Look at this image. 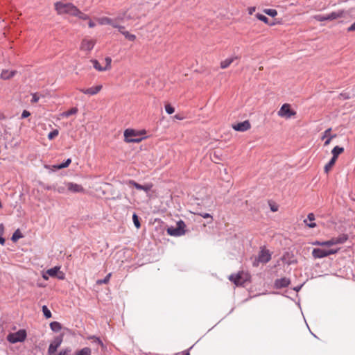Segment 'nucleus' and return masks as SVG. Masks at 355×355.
Instances as JSON below:
<instances>
[{
    "mask_svg": "<svg viewBox=\"0 0 355 355\" xmlns=\"http://www.w3.org/2000/svg\"><path fill=\"white\" fill-rule=\"evenodd\" d=\"M348 239L347 234H343L338 237H334L325 241H315L312 245L320 246V248H313L312 256L314 259H322L336 254L339 248H334L332 246L338 244H342Z\"/></svg>",
    "mask_w": 355,
    "mask_h": 355,
    "instance_id": "nucleus-1",
    "label": "nucleus"
},
{
    "mask_svg": "<svg viewBox=\"0 0 355 355\" xmlns=\"http://www.w3.org/2000/svg\"><path fill=\"white\" fill-rule=\"evenodd\" d=\"M147 10L143 4H134L125 11L119 12L118 20L120 21L137 20L146 16Z\"/></svg>",
    "mask_w": 355,
    "mask_h": 355,
    "instance_id": "nucleus-2",
    "label": "nucleus"
},
{
    "mask_svg": "<svg viewBox=\"0 0 355 355\" xmlns=\"http://www.w3.org/2000/svg\"><path fill=\"white\" fill-rule=\"evenodd\" d=\"M54 8L58 15H69L75 17L78 8L71 3L58 1L54 3Z\"/></svg>",
    "mask_w": 355,
    "mask_h": 355,
    "instance_id": "nucleus-3",
    "label": "nucleus"
},
{
    "mask_svg": "<svg viewBox=\"0 0 355 355\" xmlns=\"http://www.w3.org/2000/svg\"><path fill=\"white\" fill-rule=\"evenodd\" d=\"M186 225L182 220L177 223L176 227H169L167 228V234L170 236H180L185 234Z\"/></svg>",
    "mask_w": 355,
    "mask_h": 355,
    "instance_id": "nucleus-4",
    "label": "nucleus"
},
{
    "mask_svg": "<svg viewBox=\"0 0 355 355\" xmlns=\"http://www.w3.org/2000/svg\"><path fill=\"white\" fill-rule=\"evenodd\" d=\"M27 334L25 329H20L15 333H10L7 336V340L10 343L23 342L26 340Z\"/></svg>",
    "mask_w": 355,
    "mask_h": 355,
    "instance_id": "nucleus-5",
    "label": "nucleus"
},
{
    "mask_svg": "<svg viewBox=\"0 0 355 355\" xmlns=\"http://www.w3.org/2000/svg\"><path fill=\"white\" fill-rule=\"evenodd\" d=\"M296 114V112L291 109V105L288 103L283 104L277 112V114L279 117L286 119L295 116Z\"/></svg>",
    "mask_w": 355,
    "mask_h": 355,
    "instance_id": "nucleus-6",
    "label": "nucleus"
},
{
    "mask_svg": "<svg viewBox=\"0 0 355 355\" xmlns=\"http://www.w3.org/2000/svg\"><path fill=\"white\" fill-rule=\"evenodd\" d=\"M271 259L270 251L265 248L261 249L257 259L253 263L254 266H258L259 263H268Z\"/></svg>",
    "mask_w": 355,
    "mask_h": 355,
    "instance_id": "nucleus-7",
    "label": "nucleus"
},
{
    "mask_svg": "<svg viewBox=\"0 0 355 355\" xmlns=\"http://www.w3.org/2000/svg\"><path fill=\"white\" fill-rule=\"evenodd\" d=\"M96 40L85 37L82 40L80 45V50L86 53H89L96 44Z\"/></svg>",
    "mask_w": 355,
    "mask_h": 355,
    "instance_id": "nucleus-8",
    "label": "nucleus"
},
{
    "mask_svg": "<svg viewBox=\"0 0 355 355\" xmlns=\"http://www.w3.org/2000/svg\"><path fill=\"white\" fill-rule=\"evenodd\" d=\"M229 279L236 286H242L248 280V275L243 271L239 272L236 274L231 275L229 277Z\"/></svg>",
    "mask_w": 355,
    "mask_h": 355,
    "instance_id": "nucleus-9",
    "label": "nucleus"
},
{
    "mask_svg": "<svg viewBox=\"0 0 355 355\" xmlns=\"http://www.w3.org/2000/svg\"><path fill=\"white\" fill-rule=\"evenodd\" d=\"M138 132L132 129H126L124 131L125 141L127 143H138L141 141V138H136L138 136Z\"/></svg>",
    "mask_w": 355,
    "mask_h": 355,
    "instance_id": "nucleus-10",
    "label": "nucleus"
},
{
    "mask_svg": "<svg viewBox=\"0 0 355 355\" xmlns=\"http://www.w3.org/2000/svg\"><path fill=\"white\" fill-rule=\"evenodd\" d=\"M96 19L100 25H110L114 28H117L119 25V23L121 22L118 20V17L114 19L107 17H98Z\"/></svg>",
    "mask_w": 355,
    "mask_h": 355,
    "instance_id": "nucleus-11",
    "label": "nucleus"
},
{
    "mask_svg": "<svg viewBox=\"0 0 355 355\" xmlns=\"http://www.w3.org/2000/svg\"><path fill=\"white\" fill-rule=\"evenodd\" d=\"M60 270V266H55L52 268L48 269L46 270V273L51 277H57L60 280H63L65 278V275Z\"/></svg>",
    "mask_w": 355,
    "mask_h": 355,
    "instance_id": "nucleus-12",
    "label": "nucleus"
},
{
    "mask_svg": "<svg viewBox=\"0 0 355 355\" xmlns=\"http://www.w3.org/2000/svg\"><path fill=\"white\" fill-rule=\"evenodd\" d=\"M102 88V85H98L89 88H80L79 89V91L83 94L89 96H94L99 93Z\"/></svg>",
    "mask_w": 355,
    "mask_h": 355,
    "instance_id": "nucleus-13",
    "label": "nucleus"
},
{
    "mask_svg": "<svg viewBox=\"0 0 355 355\" xmlns=\"http://www.w3.org/2000/svg\"><path fill=\"white\" fill-rule=\"evenodd\" d=\"M65 186L67 190L72 193H85V189L80 184L73 182H66Z\"/></svg>",
    "mask_w": 355,
    "mask_h": 355,
    "instance_id": "nucleus-14",
    "label": "nucleus"
},
{
    "mask_svg": "<svg viewBox=\"0 0 355 355\" xmlns=\"http://www.w3.org/2000/svg\"><path fill=\"white\" fill-rule=\"evenodd\" d=\"M251 124L249 121L246 120L241 123L232 125V128L239 132H245L250 130Z\"/></svg>",
    "mask_w": 355,
    "mask_h": 355,
    "instance_id": "nucleus-15",
    "label": "nucleus"
},
{
    "mask_svg": "<svg viewBox=\"0 0 355 355\" xmlns=\"http://www.w3.org/2000/svg\"><path fill=\"white\" fill-rule=\"evenodd\" d=\"M116 29L125 37V39L129 41L134 42L137 38L135 35L132 34L129 31H126L125 26H123L119 25Z\"/></svg>",
    "mask_w": 355,
    "mask_h": 355,
    "instance_id": "nucleus-16",
    "label": "nucleus"
},
{
    "mask_svg": "<svg viewBox=\"0 0 355 355\" xmlns=\"http://www.w3.org/2000/svg\"><path fill=\"white\" fill-rule=\"evenodd\" d=\"M62 338L60 337L55 338L53 341L50 344L48 353L49 355L54 354L57 349L60 347L62 343Z\"/></svg>",
    "mask_w": 355,
    "mask_h": 355,
    "instance_id": "nucleus-17",
    "label": "nucleus"
},
{
    "mask_svg": "<svg viewBox=\"0 0 355 355\" xmlns=\"http://www.w3.org/2000/svg\"><path fill=\"white\" fill-rule=\"evenodd\" d=\"M331 128H329L328 129H327L322 136V139L324 140L325 139V141H324V145L325 146H328L330 144L331 140L334 139V138H336V135H331Z\"/></svg>",
    "mask_w": 355,
    "mask_h": 355,
    "instance_id": "nucleus-18",
    "label": "nucleus"
},
{
    "mask_svg": "<svg viewBox=\"0 0 355 355\" xmlns=\"http://www.w3.org/2000/svg\"><path fill=\"white\" fill-rule=\"evenodd\" d=\"M315 219V215L313 213H309L307 216V218L304 220V223L307 227L314 228L317 226L316 223H314Z\"/></svg>",
    "mask_w": 355,
    "mask_h": 355,
    "instance_id": "nucleus-19",
    "label": "nucleus"
},
{
    "mask_svg": "<svg viewBox=\"0 0 355 355\" xmlns=\"http://www.w3.org/2000/svg\"><path fill=\"white\" fill-rule=\"evenodd\" d=\"M17 73V71L15 70H8L4 69L1 73V78L3 80H8L12 78Z\"/></svg>",
    "mask_w": 355,
    "mask_h": 355,
    "instance_id": "nucleus-20",
    "label": "nucleus"
},
{
    "mask_svg": "<svg viewBox=\"0 0 355 355\" xmlns=\"http://www.w3.org/2000/svg\"><path fill=\"white\" fill-rule=\"evenodd\" d=\"M289 284V279L286 277L277 279L275 282V287L277 288L286 287Z\"/></svg>",
    "mask_w": 355,
    "mask_h": 355,
    "instance_id": "nucleus-21",
    "label": "nucleus"
},
{
    "mask_svg": "<svg viewBox=\"0 0 355 355\" xmlns=\"http://www.w3.org/2000/svg\"><path fill=\"white\" fill-rule=\"evenodd\" d=\"M345 11L344 10H338L337 12H332L328 14L329 20H334L338 18H341L344 17Z\"/></svg>",
    "mask_w": 355,
    "mask_h": 355,
    "instance_id": "nucleus-22",
    "label": "nucleus"
},
{
    "mask_svg": "<svg viewBox=\"0 0 355 355\" xmlns=\"http://www.w3.org/2000/svg\"><path fill=\"white\" fill-rule=\"evenodd\" d=\"M343 152H344V148L336 146L331 150V154L333 155L332 157L337 159L339 155H340Z\"/></svg>",
    "mask_w": 355,
    "mask_h": 355,
    "instance_id": "nucleus-23",
    "label": "nucleus"
},
{
    "mask_svg": "<svg viewBox=\"0 0 355 355\" xmlns=\"http://www.w3.org/2000/svg\"><path fill=\"white\" fill-rule=\"evenodd\" d=\"M336 160L337 159L331 157L330 161L324 167V171L325 173L328 174L329 173V171H331L332 168L335 165Z\"/></svg>",
    "mask_w": 355,
    "mask_h": 355,
    "instance_id": "nucleus-24",
    "label": "nucleus"
},
{
    "mask_svg": "<svg viewBox=\"0 0 355 355\" xmlns=\"http://www.w3.org/2000/svg\"><path fill=\"white\" fill-rule=\"evenodd\" d=\"M236 58H227V59L221 61L220 63V68L221 69H226V68H227L234 62V60Z\"/></svg>",
    "mask_w": 355,
    "mask_h": 355,
    "instance_id": "nucleus-25",
    "label": "nucleus"
},
{
    "mask_svg": "<svg viewBox=\"0 0 355 355\" xmlns=\"http://www.w3.org/2000/svg\"><path fill=\"white\" fill-rule=\"evenodd\" d=\"M51 329L55 332H58L62 329V325L60 322L54 321L50 323Z\"/></svg>",
    "mask_w": 355,
    "mask_h": 355,
    "instance_id": "nucleus-26",
    "label": "nucleus"
},
{
    "mask_svg": "<svg viewBox=\"0 0 355 355\" xmlns=\"http://www.w3.org/2000/svg\"><path fill=\"white\" fill-rule=\"evenodd\" d=\"M94 68L98 71H105V67H102L97 60H91Z\"/></svg>",
    "mask_w": 355,
    "mask_h": 355,
    "instance_id": "nucleus-27",
    "label": "nucleus"
},
{
    "mask_svg": "<svg viewBox=\"0 0 355 355\" xmlns=\"http://www.w3.org/2000/svg\"><path fill=\"white\" fill-rule=\"evenodd\" d=\"M75 17H78L82 20H88L89 19V16L84 12H83L80 10L78 9L77 12Z\"/></svg>",
    "mask_w": 355,
    "mask_h": 355,
    "instance_id": "nucleus-28",
    "label": "nucleus"
},
{
    "mask_svg": "<svg viewBox=\"0 0 355 355\" xmlns=\"http://www.w3.org/2000/svg\"><path fill=\"white\" fill-rule=\"evenodd\" d=\"M78 110L77 107H72L67 112H64L62 114L63 117H69L71 115L76 114L78 112Z\"/></svg>",
    "mask_w": 355,
    "mask_h": 355,
    "instance_id": "nucleus-29",
    "label": "nucleus"
},
{
    "mask_svg": "<svg viewBox=\"0 0 355 355\" xmlns=\"http://www.w3.org/2000/svg\"><path fill=\"white\" fill-rule=\"evenodd\" d=\"M23 237V235L21 233L20 230H17L12 234V241L13 242H16L17 241H18L19 239L22 238Z\"/></svg>",
    "mask_w": 355,
    "mask_h": 355,
    "instance_id": "nucleus-30",
    "label": "nucleus"
},
{
    "mask_svg": "<svg viewBox=\"0 0 355 355\" xmlns=\"http://www.w3.org/2000/svg\"><path fill=\"white\" fill-rule=\"evenodd\" d=\"M256 17H257L259 20H260V21H261L264 22V23H265V24H269V25H270V26L273 25V24H270V23H269V19H268V17H266L265 15H261V14H260V13H257V14L256 15Z\"/></svg>",
    "mask_w": 355,
    "mask_h": 355,
    "instance_id": "nucleus-31",
    "label": "nucleus"
},
{
    "mask_svg": "<svg viewBox=\"0 0 355 355\" xmlns=\"http://www.w3.org/2000/svg\"><path fill=\"white\" fill-rule=\"evenodd\" d=\"M71 163V159L70 158L67 159L65 162L61 164H59V165H56V166H54L53 167L57 168V169H62V168H67L69 166V165Z\"/></svg>",
    "mask_w": 355,
    "mask_h": 355,
    "instance_id": "nucleus-32",
    "label": "nucleus"
},
{
    "mask_svg": "<svg viewBox=\"0 0 355 355\" xmlns=\"http://www.w3.org/2000/svg\"><path fill=\"white\" fill-rule=\"evenodd\" d=\"M71 163V159L70 158L67 159L65 162L61 164H59V165H56V166H54L53 167L57 168V169H62V168H67L69 166V165Z\"/></svg>",
    "mask_w": 355,
    "mask_h": 355,
    "instance_id": "nucleus-33",
    "label": "nucleus"
},
{
    "mask_svg": "<svg viewBox=\"0 0 355 355\" xmlns=\"http://www.w3.org/2000/svg\"><path fill=\"white\" fill-rule=\"evenodd\" d=\"M91 349L89 347H84L77 352V355H91Z\"/></svg>",
    "mask_w": 355,
    "mask_h": 355,
    "instance_id": "nucleus-34",
    "label": "nucleus"
},
{
    "mask_svg": "<svg viewBox=\"0 0 355 355\" xmlns=\"http://www.w3.org/2000/svg\"><path fill=\"white\" fill-rule=\"evenodd\" d=\"M263 12L272 17L277 15V11L275 9H264Z\"/></svg>",
    "mask_w": 355,
    "mask_h": 355,
    "instance_id": "nucleus-35",
    "label": "nucleus"
},
{
    "mask_svg": "<svg viewBox=\"0 0 355 355\" xmlns=\"http://www.w3.org/2000/svg\"><path fill=\"white\" fill-rule=\"evenodd\" d=\"M112 273H109L107 275V276L103 279H98L96 282L97 284H107L110 281V279L111 277Z\"/></svg>",
    "mask_w": 355,
    "mask_h": 355,
    "instance_id": "nucleus-36",
    "label": "nucleus"
},
{
    "mask_svg": "<svg viewBox=\"0 0 355 355\" xmlns=\"http://www.w3.org/2000/svg\"><path fill=\"white\" fill-rule=\"evenodd\" d=\"M42 312L44 313V315L46 318H51V311L47 308L46 306H42Z\"/></svg>",
    "mask_w": 355,
    "mask_h": 355,
    "instance_id": "nucleus-37",
    "label": "nucleus"
},
{
    "mask_svg": "<svg viewBox=\"0 0 355 355\" xmlns=\"http://www.w3.org/2000/svg\"><path fill=\"white\" fill-rule=\"evenodd\" d=\"M105 66L104 67L105 69V71H108L112 67V65H111V64H112V59H111V58L106 57L105 58Z\"/></svg>",
    "mask_w": 355,
    "mask_h": 355,
    "instance_id": "nucleus-38",
    "label": "nucleus"
},
{
    "mask_svg": "<svg viewBox=\"0 0 355 355\" xmlns=\"http://www.w3.org/2000/svg\"><path fill=\"white\" fill-rule=\"evenodd\" d=\"M313 18L319 21H323L326 20H329L328 15H317L313 17Z\"/></svg>",
    "mask_w": 355,
    "mask_h": 355,
    "instance_id": "nucleus-39",
    "label": "nucleus"
},
{
    "mask_svg": "<svg viewBox=\"0 0 355 355\" xmlns=\"http://www.w3.org/2000/svg\"><path fill=\"white\" fill-rule=\"evenodd\" d=\"M128 184L130 185V186H133L135 187L138 190H141V188H142V185L141 184H138L137 182H136L134 180H129Z\"/></svg>",
    "mask_w": 355,
    "mask_h": 355,
    "instance_id": "nucleus-40",
    "label": "nucleus"
},
{
    "mask_svg": "<svg viewBox=\"0 0 355 355\" xmlns=\"http://www.w3.org/2000/svg\"><path fill=\"white\" fill-rule=\"evenodd\" d=\"M132 220H133V222H134V224H135V226L139 229L141 226V224L139 223V218H138V216L136 214H134L132 215Z\"/></svg>",
    "mask_w": 355,
    "mask_h": 355,
    "instance_id": "nucleus-41",
    "label": "nucleus"
},
{
    "mask_svg": "<svg viewBox=\"0 0 355 355\" xmlns=\"http://www.w3.org/2000/svg\"><path fill=\"white\" fill-rule=\"evenodd\" d=\"M58 133H59V132L58 130H53L52 132L49 133L48 139L49 140L53 139L55 137H56L58 135Z\"/></svg>",
    "mask_w": 355,
    "mask_h": 355,
    "instance_id": "nucleus-42",
    "label": "nucleus"
},
{
    "mask_svg": "<svg viewBox=\"0 0 355 355\" xmlns=\"http://www.w3.org/2000/svg\"><path fill=\"white\" fill-rule=\"evenodd\" d=\"M153 184H146L145 185H142L141 190L144 191L145 192H148L152 188H153Z\"/></svg>",
    "mask_w": 355,
    "mask_h": 355,
    "instance_id": "nucleus-43",
    "label": "nucleus"
},
{
    "mask_svg": "<svg viewBox=\"0 0 355 355\" xmlns=\"http://www.w3.org/2000/svg\"><path fill=\"white\" fill-rule=\"evenodd\" d=\"M165 110H166V112L169 114H171L175 112V109L169 104H167L165 106Z\"/></svg>",
    "mask_w": 355,
    "mask_h": 355,
    "instance_id": "nucleus-44",
    "label": "nucleus"
},
{
    "mask_svg": "<svg viewBox=\"0 0 355 355\" xmlns=\"http://www.w3.org/2000/svg\"><path fill=\"white\" fill-rule=\"evenodd\" d=\"M196 214L200 215V216H202L204 218H212V216L208 213H204V214L196 213Z\"/></svg>",
    "mask_w": 355,
    "mask_h": 355,
    "instance_id": "nucleus-45",
    "label": "nucleus"
},
{
    "mask_svg": "<svg viewBox=\"0 0 355 355\" xmlns=\"http://www.w3.org/2000/svg\"><path fill=\"white\" fill-rule=\"evenodd\" d=\"M70 352V349H66L60 351L58 355H69Z\"/></svg>",
    "mask_w": 355,
    "mask_h": 355,
    "instance_id": "nucleus-46",
    "label": "nucleus"
},
{
    "mask_svg": "<svg viewBox=\"0 0 355 355\" xmlns=\"http://www.w3.org/2000/svg\"><path fill=\"white\" fill-rule=\"evenodd\" d=\"M39 99H40V98L37 96V94H33L32 99H31V102L32 103H37L39 101Z\"/></svg>",
    "mask_w": 355,
    "mask_h": 355,
    "instance_id": "nucleus-47",
    "label": "nucleus"
},
{
    "mask_svg": "<svg viewBox=\"0 0 355 355\" xmlns=\"http://www.w3.org/2000/svg\"><path fill=\"white\" fill-rule=\"evenodd\" d=\"M256 7L255 6H252V7H249L248 8V14L249 15H252L255 11H256Z\"/></svg>",
    "mask_w": 355,
    "mask_h": 355,
    "instance_id": "nucleus-48",
    "label": "nucleus"
},
{
    "mask_svg": "<svg viewBox=\"0 0 355 355\" xmlns=\"http://www.w3.org/2000/svg\"><path fill=\"white\" fill-rule=\"evenodd\" d=\"M30 112L27 110H24L21 114V118H26L30 116Z\"/></svg>",
    "mask_w": 355,
    "mask_h": 355,
    "instance_id": "nucleus-49",
    "label": "nucleus"
},
{
    "mask_svg": "<svg viewBox=\"0 0 355 355\" xmlns=\"http://www.w3.org/2000/svg\"><path fill=\"white\" fill-rule=\"evenodd\" d=\"M66 188H67L66 186L65 187H59L57 189V191L60 193H64Z\"/></svg>",
    "mask_w": 355,
    "mask_h": 355,
    "instance_id": "nucleus-50",
    "label": "nucleus"
},
{
    "mask_svg": "<svg viewBox=\"0 0 355 355\" xmlns=\"http://www.w3.org/2000/svg\"><path fill=\"white\" fill-rule=\"evenodd\" d=\"M88 21V26L89 28H94L96 26V24L90 18Z\"/></svg>",
    "mask_w": 355,
    "mask_h": 355,
    "instance_id": "nucleus-51",
    "label": "nucleus"
},
{
    "mask_svg": "<svg viewBox=\"0 0 355 355\" xmlns=\"http://www.w3.org/2000/svg\"><path fill=\"white\" fill-rule=\"evenodd\" d=\"M49 277L50 276L46 273V271L43 272L42 277H43L44 279L48 280Z\"/></svg>",
    "mask_w": 355,
    "mask_h": 355,
    "instance_id": "nucleus-52",
    "label": "nucleus"
},
{
    "mask_svg": "<svg viewBox=\"0 0 355 355\" xmlns=\"http://www.w3.org/2000/svg\"><path fill=\"white\" fill-rule=\"evenodd\" d=\"M348 31H355V22L348 28Z\"/></svg>",
    "mask_w": 355,
    "mask_h": 355,
    "instance_id": "nucleus-53",
    "label": "nucleus"
},
{
    "mask_svg": "<svg viewBox=\"0 0 355 355\" xmlns=\"http://www.w3.org/2000/svg\"><path fill=\"white\" fill-rule=\"evenodd\" d=\"M270 209L272 211H277V207L275 205H270Z\"/></svg>",
    "mask_w": 355,
    "mask_h": 355,
    "instance_id": "nucleus-54",
    "label": "nucleus"
},
{
    "mask_svg": "<svg viewBox=\"0 0 355 355\" xmlns=\"http://www.w3.org/2000/svg\"><path fill=\"white\" fill-rule=\"evenodd\" d=\"M4 243H5V239L3 237L0 236V244L4 245Z\"/></svg>",
    "mask_w": 355,
    "mask_h": 355,
    "instance_id": "nucleus-55",
    "label": "nucleus"
},
{
    "mask_svg": "<svg viewBox=\"0 0 355 355\" xmlns=\"http://www.w3.org/2000/svg\"><path fill=\"white\" fill-rule=\"evenodd\" d=\"M98 341L101 345H103L102 342L100 340H98Z\"/></svg>",
    "mask_w": 355,
    "mask_h": 355,
    "instance_id": "nucleus-56",
    "label": "nucleus"
},
{
    "mask_svg": "<svg viewBox=\"0 0 355 355\" xmlns=\"http://www.w3.org/2000/svg\"><path fill=\"white\" fill-rule=\"evenodd\" d=\"M187 355H189V353H187Z\"/></svg>",
    "mask_w": 355,
    "mask_h": 355,
    "instance_id": "nucleus-57",
    "label": "nucleus"
}]
</instances>
